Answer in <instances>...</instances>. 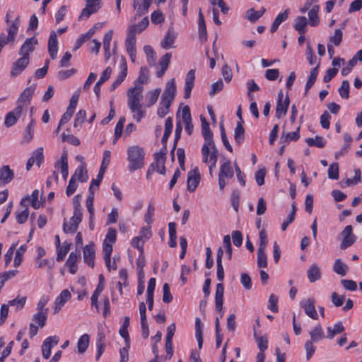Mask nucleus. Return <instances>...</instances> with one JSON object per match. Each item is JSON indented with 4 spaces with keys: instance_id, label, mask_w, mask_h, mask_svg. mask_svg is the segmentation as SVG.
Listing matches in <instances>:
<instances>
[{
    "instance_id": "nucleus-1",
    "label": "nucleus",
    "mask_w": 362,
    "mask_h": 362,
    "mask_svg": "<svg viewBox=\"0 0 362 362\" xmlns=\"http://www.w3.org/2000/svg\"><path fill=\"white\" fill-rule=\"evenodd\" d=\"M142 92L143 87L141 85L136 84L134 87L129 88L127 93L128 107L134 113L133 117L137 122H139L145 116V111L141 104L143 99Z\"/></svg>"
},
{
    "instance_id": "nucleus-2",
    "label": "nucleus",
    "mask_w": 362,
    "mask_h": 362,
    "mask_svg": "<svg viewBox=\"0 0 362 362\" xmlns=\"http://www.w3.org/2000/svg\"><path fill=\"white\" fill-rule=\"evenodd\" d=\"M176 92L175 80V78H171L166 83L164 91L161 95V100L157 111V114L160 117H164L169 112L170 107L175 99Z\"/></svg>"
},
{
    "instance_id": "nucleus-3",
    "label": "nucleus",
    "mask_w": 362,
    "mask_h": 362,
    "mask_svg": "<svg viewBox=\"0 0 362 362\" xmlns=\"http://www.w3.org/2000/svg\"><path fill=\"white\" fill-rule=\"evenodd\" d=\"M127 152L129 171L133 172L144 167L145 153L141 147L132 146L127 148Z\"/></svg>"
},
{
    "instance_id": "nucleus-4",
    "label": "nucleus",
    "mask_w": 362,
    "mask_h": 362,
    "mask_svg": "<svg viewBox=\"0 0 362 362\" xmlns=\"http://www.w3.org/2000/svg\"><path fill=\"white\" fill-rule=\"evenodd\" d=\"M34 51V47H21L18 54L22 55V57L16 61L13 65L10 72L12 77H16L21 74L22 71L27 67L29 64V55Z\"/></svg>"
},
{
    "instance_id": "nucleus-5",
    "label": "nucleus",
    "mask_w": 362,
    "mask_h": 362,
    "mask_svg": "<svg viewBox=\"0 0 362 362\" xmlns=\"http://www.w3.org/2000/svg\"><path fill=\"white\" fill-rule=\"evenodd\" d=\"M21 20L17 17L7 30V33H1L0 35V45L14 43L17 36Z\"/></svg>"
},
{
    "instance_id": "nucleus-6",
    "label": "nucleus",
    "mask_w": 362,
    "mask_h": 362,
    "mask_svg": "<svg viewBox=\"0 0 362 362\" xmlns=\"http://www.w3.org/2000/svg\"><path fill=\"white\" fill-rule=\"evenodd\" d=\"M47 314L37 313H35L31 319L29 325V336L30 338L34 337L40 328H42L47 322Z\"/></svg>"
},
{
    "instance_id": "nucleus-7",
    "label": "nucleus",
    "mask_w": 362,
    "mask_h": 362,
    "mask_svg": "<svg viewBox=\"0 0 362 362\" xmlns=\"http://www.w3.org/2000/svg\"><path fill=\"white\" fill-rule=\"evenodd\" d=\"M234 175V171L229 160H226L221 166L218 173V187L220 190H223L226 182V179L232 178Z\"/></svg>"
},
{
    "instance_id": "nucleus-8",
    "label": "nucleus",
    "mask_w": 362,
    "mask_h": 362,
    "mask_svg": "<svg viewBox=\"0 0 362 362\" xmlns=\"http://www.w3.org/2000/svg\"><path fill=\"white\" fill-rule=\"evenodd\" d=\"M342 240L340 243V249L345 250L355 243L357 237L353 233V228L351 225L346 226L341 231Z\"/></svg>"
},
{
    "instance_id": "nucleus-9",
    "label": "nucleus",
    "mask_w": 362,
    "mask_h": 362,
    "mask_svg": "<svg viewBox=\"0 0 362 362\" xmlns=\"http://www.w3.org/2000/svg\"><path fill=\"white\" fill-rule=\"evenodd\" d=\"M85 1L86 4L81 13L80 19L89 18L90 15L95 13L101 8V0H85Z\"/></svg>"
},
{
    "instance_id": "nucleus-10",
    "label": "nucleus",
    "mask_w": 362,
    "mask_h": 362,
    "mask_svg": "<svg viewBox=\"0 0 362 362\" xmlns=\"http://www.w3.org/2000/svg\"><path fill=\"white\" fill-rule=\"evenodd\" d=\"M165 154L166 148L165 147L164 150H160L159 152L155 153V163L151 164L153 170H156L158 173L161 175L165 174Z\"/></svg>"
},
{
    "instance_id": "nucleus-11",
    "label": "nucleus",
    "mask_w": 362,
    "mask_h": 362,
    "mask_svg": "<svg viewBox=\"0 0 362 362\" xmlns=\"http://www.w3.org/2000/svg\"><path fill=\"white\" fill-rule=\"evenodd\" d=\"M200 173L197 167L189 170L187 179L188 191L194 192L200 182Z\"/></svg>"
},
{
    "instance_id": "nucleus-12",
    "label": "nucleus",
    "mask_w": 362,
    "mask_h": 362,
    "mask_svg": "<svg viewBox=\"0 0 362 362\" xmlns=\"http://www.w3.org/2000/svg\"><path fill=\"white\" fill-rule=\"evenodd\" d=\"M36 86L33 84L27 87L21 94L18 101L17 105H22L23 110L25 109L30 103L33 93L35 90Z\"/></svg>"
},
{
    "instance_id": "nucleus-13",
    "label": "nucleus",
    "mask_w": 362,
    "mask_h": 362,
    "mask_svg": "<svg viewBox=\"0 0 362 362\" xmlns=\"http://www.w3.org/2000/svg\"><path fill=\"white\" fill-rule=\"evenodd\" d=\"M59 341V338L57 336L49 337L45 339L42 345V354L45 359L50 357L52 348L57 345Z\"/></svg>"
},
{
    "instance_id": "nucleus-14",
    "label": "nucleus",
    "mask_w": 362,
    "mask_h": 362,
    "mask_svg": "<svg viewBox=\"0 0 362 362\" xmlns=\"http://www.w3.org/2000/svg\"><path fill=\"white\" fill-rule=\"evenodd\" d=\"M23 106L17 105L16 108L8 112L5 117L4 124L7 127L14 125L23 112Z\"/></svg>"
},
{
    "instance_id": "nucleus-15",
    "label": "nucleus",
    "mask_w": 362,
    "mask_h": 362,
    "mask_svg": "<svg viewBox=\"0 0 362 362\" xmlns=\"http://www.w3.org/2000/svg\"><path fill=\"white\" fill-rule=\"evenodd\" d=\"M300 306L304 309L308 316L313 320L318 318V315L315 306V300L313 298H308L300 302Z\"/></svg>"
},
{
    "instance_id": "nucleus-16",
    "label": "nucleus",
    "mask_w": 362,
    "mask_h": 362,
    "mask_svg": "<svg viewBox=\"0 0 362 362\" xmlns=\"http://www.w3.org/2000/svg\"><path fill=\"white\" fill-rule=\"evenodd\" d=\"M182 119L185 123V129L188 135H191L193 132V124L192 122V116L190 109L188 105H185L182 110Z\"/></svg>"
},
{
    "instance_id": "nucleus-17",
    "label": "nucleus",
    "mask_w": 362,
    "mask_h": 362,
    "mask_svg": "<svg viewBox=\"0 0 362 362\" xmlns=\"http://www.w3.org/2000/svg\"><path fill=\"white\" fill-rule=\"evenodd\" d=\"M194 80H195V70L191 69L189 70L185 78V93H184V98L185 99H187L191 95L192 90L194 85Z\"/></svg>"
},
{
    "instance_id": "nucleus-18",
    "label": "nucleus",
    "mask_w": 362,
    "mask_h": 362,
    "mask_svg": "<svg viewBox=\"0 0 362 362\" xmlns=\"http://www.w3.org/2000/svg\"><path fill=\"white\" fill-rule=\"evenodd\" d=\"M200 120L202 123V134L204 139V142L210 144L214 142L213 139V132L210 129L209 123L207 122L204 116L200 115Z\"/></svg>"
},
{
    "instance_id": "nucleus-19",
    "label": "nucleus",
    "mask_w": 362,
    "mask_h": 362,
    "mask_svg": "<svg viewBox=\"0 0 362 362\" xmlns=\"http://www.w3.org/2000/svg\"><path fill=\"white\" fill-rule=\"evenodd\" d=\"M151 2L152 0H134L133 6L136 12V15L141 16L146 13L148 11Z\"/></svg>"
},
{
    "instance_id": "nucleus-20",
    "label": "nucleus",
    "mask_w": 362,
    "mask_h": 362,
    "mask_svg": "<svg viewBox=\"0 0 362 362\" xmlns=\"http://www.w3.org/2000/svg\"><path fill=\"white\" fill-rule=\"evenodd\" d=\"M216 152V157L218 156V151L215 145L214 142H210V144H207V142H204L202 148V161L204 163H208L209 161L211 152L215 151Z\"/></svg>"
},
{
    "instance_id": "nucleus-21",
    "label": "nucleus",
    "mask_w": 362,
    "mask_h": 362,
    "mask_svg": "<svg viewBox=\"0 0 362 362\" xmlns=\"http://www.w3.org/2000/svg\"><path fill=\"white\" fill-rule=\"evenodd\" d=\"M83 259L90 267H93L95 259V249L93 243L86 245L83 250Z\"/></svg>"
},
{
    "instance_id": "nucleus-22",
    "label": "nucleus",
    "mask_w": 362,
    "mask_h": 362,
    "mask_svg": "<svg viewBox=\"0 0 362 362\" xmlns=\"http://www.w3.org/2000/svg\"><path fill=\"white\" fill-rule=\"evenodd\" d=\"M80 257V253L71 252L69 254L66 262V265L69 267L71 274H74L76 273L78 269L77 262Z\"/></svg>"
},
{
    "instance_id": "nucleus-23",
    "label": "nucleus",
    "mask_w": 362,
    "mask_h": 362,
    "mask_svg": "<svg viewBox=\"0 0 362 362\" xmlns=\"http://www.w3.org/2000/svg\"><path fill=\"white\" fill-rule=\"evenodd\" d=\"M224 287L223 284L219 283L216 285L215 293V305L218 311L223 310V298Z\"/></svg>"
},
{
    "instance_id": "nucleus-24",
    "label": "nucleus",
    "mask_w": 362,
    "mask_h": 362,
    "mask_svg": "<svg viewBox=\"0 0 362 362\" xmlns=\"http://www.w3.org/2000/svg\"><path fill=\"white\" fill-rule=\"evenodd\" d=\"M112 74V69L110 66H107L103 72L102 76L99 81L95 83L94 86V92L95 95L99 97L100 92V86L107 81Z\"/></svg>"
},
{
    "instance_id": "nucleus-25",
    "label": "nucleus",
    "mask_w": 362,
    "mask_h": 362,
    "mask_svg": "<svg viewBox=\"0 0 362 362\" xmlns=\"http://www.w3.org/2000/svg\"><path fill=\"white\" fill-rule=\"evenodd\" d=\"M71 177H74L75 180H78L81 182H86L88 180V175L86 164L83 163L78 166Z\"/></svg>"
},
{
    "instance_id": "nucleus-26",
    "label": "nucleus",
    "mask_w": 362,
    "mask_h": 362,
    "mask_svg": "<svg viewBox=\"0 0 362 362\" xmlns=\"http://www.w3.org/2000/svg\"><path fill=\"white\" fill-rule=\"evenodd\" d=\"M14 177L13 171L9 168L8 165H4L0 168V180L3 184L10 182Z\"/></svg>"
},
{
    "instance_id": "nucleus-27",
    "label": "nucleus",
    "mask_w": 362,
    "mask_h": 362,
    "mask_svg": "<svg viewBox=\"0 0 362 362\" xmlns=\"http://www.w3.org/2000/svg\"><path fill=\"white\" fill-rule=\"evenodd\" d=\"M310 339L309 341L314 343L317 342L320 340L325 339L326 337L324 334L322 327L320 325H318L313 327L309 332Z\"/></svg>"
},
{
    "instance_id": "nucleus-28",
    "label": "nucleus",
    "mask_w": 362,
    "mask_h": 362,
    "mask_svg": "<svg viewBox=\"0 0 362 362\" xmlns=\"http://www.w3.org/2000/svg\"><path fill=\"white\" fill-rule=\"evenodd\" d=\"M320 10V6L318 5H314L311 9L308 11V23L313 27H316L320 23V18L318 16V12Z\"/></svg>"
},
{
    "instance_id": "nucleus-29",
    "label": "nucleus",
    "mask_w": 362,
    "mask_h": 362,
    "mask_svg": "<svg viewBox=\"0 0 362 362\" xmlns=\"http://www.w3.org/2000/svg\"><path fill=\"white\" fill-rule=\"evenodd\" d=\"M308 280L313 283L321 278L320 268L318 265L312 264L307 271Z\"/></svg>"
},
{
    "instance_id": "nucleus-30",
    "label": "nucleus",
    "mask_w": 362,
    "mask_h": 362,
    "mask_svg": "<svg viewBox=\"0 0 362 362\" xmlns=\"http://www.w3.org/2000/svg\"><path fill=\"white\" fill-rule=\"evenodd\" d=\"M116 238L117 230L115 228H109L103 241V250H105V246H109L110 249H112V245L116 241Z\"/></svg>"
},
{
    "instance_id": "nucleus-31",
    "label": "nucleus",
    "mask_w": 362,
    "mask_h": 362,
    "mask_svg": "<svg viewBox=\"0 0 362 362\" xmlns=\"http://www.w3.org/2000/svg\"><path fill=\"white\" fill-rule=\"evenodd\" d=\"M288 13L289 9L287 8L284 12L280 13L277 15L271 26L270 30L272 33H274L275 31L277 30L280 24L288 18Z\"/></svg>"
},
{
    "instance_id": "nucleus-32",
    "label": "nucleus",
    "mask_w": 362,
    "mask_h": 362,
    "mask_svg": "<svg viewBox=\"0 0 362 362\" xmlns=\"http://www.w3.org/2000/svg\"><path fill=\"white\" fill-rule=\"evenodd\" d=\"M199 34L201 43L205 42L206 40V28L204 18L201 10L199 12Z\"/></svg>"
},
{
    "instance_id": "nucleus-33",
    "label": "nucleus",
    "mask_w": 362,
    "mask_h": 362,
    "mask_svg": "<svg viewBox=\"0 0 362 362\" xmlns=\"http://www.w3.org/2000/svg\"><path fill=\"white\" fill-rule=\"evenodd\" d=\"M308 24V19L305 16H298L295 19L293 27L300 34H305Z\"/></svg>"
},
{
    "instance_id": "nucleus-34",
    "label": "nucleus",
    "mask_w": 362,
    "mask_h": 362,
    "mask_svg": "<svg viewBox=\"0 0 362 362\" xmlns=\"http://www.w3.org/2000/svg\"><path fill=\"white\" fill-rule=\"evenodd\" d=\"M327 335L326 337L327 339H333L336 334H340L344 331V327L342 325V322H338L334 325L333 327H328L327 328Z\"/></svg>"
},
{
    "instance_id": "nucleus-35",
    "label": "nucleus",
    "mask_w": 362,
    "mask_h": 362,
    "mask_svg": "<svg viewBox=\"0 0 362 362\" xmlns=\"http://www.w3.org/2000/svg\"><path fill=\"white\" fill-rule=\"evenodd\" d=\"M127 74V66L126 62L122 65V69L119 74L118 75L117 79L112 83L110 90H114L116 88H117L125 79Z\"/></svg>"
},
{
    "instance_id": "nucleus-36",
    "label": "nucleus",
    "mask_w": 362,
    "mask_h": 362,
    "mask_svg": "<svg viewBox=\"0 0 362 362\" xmlns=\"http://www.w3.org/2000/svg\"><path fill=\"white\" fill-rule=\"evenodd\" d=\"M348 269V266L344 262H342L340 259H337L334 261L333 265V270L337 274L341 275V276H346Z\"/></svg>"
},
{
    "instance_id": "nucleus-37",
    "label": "nucleus",
    "mask_w": 362,
    "mask_h": 362,
    "mask_svg": "<svg viewBox=\"0 0 362 362\" xmlns=\"http://www.w3.org/2000/svg\"><path fill=\"white\" fill-rule=\"evenodd\" d=\"M243 121H238L234 132V139L238 144H240L244 139L245 129L243 127Z\"/></svg>"
},
{
    "instance_id": "nucleus-38",
    "label": "nucleus",
    "mask_w": 362,
    "mask_h": 362,
    "mask_svg": "<svg viewBox=\"0 0 362 362\" xmlns=\"http://www.w3.org/2000/svg\"><path fill=\"white\" fill-rule=\"evenodd\" d=\"M112 252V249H110V247L105 246V250H103L104 252V260L105 262V265L107 268V269L110 271V269L112 267L113 269H117V265L115 264V259H113V264L112 265L111 262V254Z\"/></svg>"
},
{
    "instance_id": "nucleus-39",
    "label": "nucleus",
    "mask_w": 362,
    "mask_h": 362,
    "mask_svg": "<svg viewBox=\"0 0 362 362\" xmlns=\"http://www.w3.org/2000/svg\"><path fill=\"white\" fill-rule=\"evenodd\" d=\"M170 240L168 245L170 247L177 246L176 224L174 222L168 223Z\"/></svg>"
},
{
    "instance_id": "nucleus-40",
    "label": "nucleus",
    "mask_w": 362,
    "mask_h": 362,
    "mask_svg": "<svg viewBox=\"0 0 362 362\" xmlns=\"http://www.w3.org/2000/svg\"><path fill=\"white\" fill-rule=\"evenodd\" d=\"M90 341L89 335L87 334H83L78 339L77 343L78 351L80 354L84 353L88 347Z\"/></svg>"
},
{
    "instance_id": "nucleus-41",
    "label": "nucleus",
    "mask_w": 362,
    "mask_h": 362,
    "mask_svg": "<svg viewBox=\"0 0 362 362\" xmlns=\"http://www.w3.org/2000/svg\"><path fill=\"white\" fill-rule=\"evenodd\" d=\"M195 337L198 342L199 349H202L203 345L202 326L201 320L198 317L195 320Z\"/></svg>"
},
{
    "instance_id": "nucleus-42",
    "label": "nucleus",
    "mask_w": 362,
    "mask_h": 362,
    "mask_svg": "<svg viewBox=\"0 0 362 362\" xmlns=\"http://www.w3.org/2000/svg\"><path fill=\"white\" fill-rule=\"evenodd\" d=\"M300 127H298L296 130L293 132L284 133L281 137L283 143H288L291 141H296L300 137Z\"/></svg>"
},
{
    "instance_id": "nucleus-43",
    "label": "nucleus",
    "mask_w": 362,
    "mask_h": 362,
    "mask_svg": "<svg viewBox=\"0 0 362 362\" xmlns=\"http://www.w3.org/2000/svg\"><path fill=\"white\" fill-rule=\"evenodd\" d=\"M264 12L265 9L264 8H262L259 11H257L254 8H250L246 12V18L250 22L255 23L264 14Z\"/></svg>"
},
{
    "instance_id": "nucleus-44",
    "label": "nucleus",
    "mask_w": 362,
    "mask_h": 362,
    "mask_svg": "<svg viewBox=\"0 0 362 362\" xmlns=\"http://www.w3.org/2000/svg\"><path fill=\"white\" fill-rule=\"evenodd\" d=\"M49 300V297L48 296L43 295L40 298V300L37 304V308H36L37 312L48 315L49 309H48V308H46V305L47 304Z\"/></svg>"
},
{
    "instance_id": "nucleus-45",
    "label": "nucleus",
    "mask_w": 362,
    "mask_h": 362,
    "mask_svg": "<svg viewBox=\"0 0 362 362\" xmlns=\"http://www.w3.org/2000/svg\"><path fill=\"white\" fill-rule=\"evenodd\" d=\"M177 37V33L174 30V28L173 26H170L163 40L164 45H173Z\"/></svg>"
},
{
    "instance_id": "nucleus-46",
    "label": "nucleus",
    "mask_w": 362,
    "mask_h": 362,
    "mask_svg": "<svg viewBox=\"0 0 362 362\" xmlns=\"http://www.w3.org/2000/svg\"><path fill=\"white\" fill-rule=\"evenodd\" d=\"M34 127L35 120L32 119L24 132L23 140L25 143H29L32 140L34 134Z\"/></svg>"
},
{
    "instance_id": "nucleus-47",
    "label": "nucleus",
    "mask_w": 362,
    "mask_h": 362,
    "mask_svg": "<svg viewBox=\"0 0 362 362\" xmlns=\"http://www.w3.org/2000/svg\"><path fill=\"white\" fill-rule=\"evenodd\" d=\"M305 142L309 146L323 148L325 146L324 139L320 136H316L315 138H308L305 140Z\"/></svg>"
},
{
    "instance_id": "nucleus-48",
    "label": "nucleus",
    "mask_w": 362,
    "mask_h": 362,
    "mask_svg": "<svg viewBox=\"0 0 362 362\" xmlns=\"http://www.w3.org/2000/svg\"><path fill=\"white\" fill-rule=\"evenodd\" d=\"M206 55L210 60V68L214 69L216 65V60L218 59L219 56L217 47H212V52L207 49Z\"/></svg>"
},
{
    "instance_id": "nucleus-49",
    "label": "nucleus",
    "mask_w": 362,
    "mask_h": 362,
    "mask_svg": "<svg viewBox=\"0 0 362 362\" xmlns=\"http://www.w3.org/2000/svg\"><path fill=\"white\" fill-rule=\"evenodd\" d=\"M70 250V244L64 242L62 246L57 249V261H62Z\"/></svg>"
},
{
    "instance_id": "nucleus-50",
    "label": "nucleus",
    "mask_w": 362,
    "mask_h": 362,
    "mask_svg": "<svg viewBox=\"0 0 362 362\" xmlns=\"http://www.w3.org/2000/svg\"><path fill=\"white\" fill-rule=\"evenodd\" d=\"M136 33H139L136 31V26H130L129 28L125 42L126 45H135Z\"/></svg>"
},
{
    "instance_id": "nucleus-51",
    "label": "nucleus",
    "mask_w": 362,
    "mask_h": 362,
    "mask_svg": "<svg viewBox=\"0 0 362 362\" xmlns=\"http://www.w3.org/2000/svg\"><path fill=\"white\" fill-rule=\"evenodd\" d=\"M67 156H68V154H67V152L66 151H64L62 156H61V158L59 160H58L56 163H55V167L57 168V167H59L60 169H61V172L62 171H66L68 169V158H67Z\"/></svg>"
},
{
    "instance_id": "nucleus-52",
    "label": "nucleus",
    "mask_w": 362,
    "mask_h": 362,
    "mask_svg": "<svg viewBox=\"0 0 362 362\" xmlns=\"http://www.w3.org/2000/svg\"><path fill=\"white\" fill-rule=\"evenodd\" d=\"M254 337L255 339V341L257 343L258 348L261 351H264L268 346V341L266 336H257L256 332H254Z\"/></svg>"
},
{
    "instance_id": "nucleus-53",
    "label": "nucleus",
    "mask_w": 362,
    "mask_h": 362,
    "mask_svg": "<svg viewBox=\"0 0 362 362\" xmlns=\"http://www.w3.org/2000/svg\"><path fill=\"white\" fill-rule=\"evenodd\" d=\"M349 82L346 80L343 81L338 90L339 93L342 98L348 99L349 98Z\"/></svg>"
},
{
    "instance_id": "nucleus-54",
    "label": "nucleus",
    "mask_w": 362,
    "mask_h": 362,
    "mask_svg": "<svg viewBox=\"0 0 362 362\" xmlns=\"http://www.w3.org/2000/svg\"><path fill=\"white\" fill-rule=\"evenodd\" d=\"M86 118V112L83 110H80L76 115L74 127L75 128L80 127L84 122Z\"/></svg>"
},
{
    "instance_id": "nucleus-55",
    "label": "nucleus",
    "mask_w": 362,
    "mask_h": 362,
    "mask_svg": "<svg viewBox=\"0 0 362 362\" xmlns=\"http://www.w3.org/2000/svg\"><path fill=\"white\" fill-rule=\"evenodd\" d=\"M328 177L331 180L339 179V165L337 163H332L328 169Z\"/></svg>"
},
{
    "instance_id": "nucleus-56",
    "label": "nucleus",
    "mask_w": 362,
    "mask_h": 362,
    "mask_svg": "<svg viewBox=\"0 0 362 362\" xmlns=\"http://www.w3.org/2000/svg\"><path fill=\"white\" fill-rule=\"evenodd\" d=\"M148 69L146 67H141L136 82L140 84L146 83L148 80Z\"/></svg>"
},
{
    "instance_id": "nucleus-57",
    "label": "nucleus",
    "mask_w": 362,
    "mask_h": 362,
    "mask_svg": "<svg viewBox=\"0 0 362 362\" xmlns=\"http://www.w3.org/2000/svg\"><path fill=\"white\" fill-rule=\"evenodd\" d=\"M155 207L151 202L148 204L147 212L144 215V221L148 225L153 223V216L154 214Z\"/></svg>"
},
{
    "instance_id": "nucleus-58",
    "label": "nucleus",
    "mask_w": 362,
    "mask_h": 362,
    "mask_svg": "<svg viewBox=\"0 0 362 362\" xmlns=\"http://www.w3.org/2000/svg\"><path fill=\"white\" fill-rule=\"evenodd\" d=\"M257 266L259 268H266L267 267V255L264 250H257Z\"/></svg>"
},
{
    "instance_id": "nucleus-59",
    "label": "nucleus",
    "mask_w": 362,
    "mask_h": 362,
    "mask_svg": "<svg viewBox=\"0 0 362 362\" xmlns=\"http://www.w3.org/2000/svg\"><path fill=\"white\" fill-rule=\"evenodd\" d=\"M144 52L146 54L148 64L150 66L154 65L156 57L152 47H144Z\"/></svg>"
},
{
    "instance_id": "nucleus-60",
    "label": "nucleus",
    "mask_w": 362,
    "mask_h": 362,
    "mask_svg": "<svg viewBox=\"0 0 362 362\" xmlns=\"http://www.w3.org/2000/svg\"><path fill=\"white\" fill-rule=\"evenodd\" d=\"M39 194H40L39 190L35 189L33 192L31 196L30 197V202L31 203V206L35 209H39L41 205V202L39 200Z\"/></svg>"
},
{
    "instance_id": "nucleus-61",
    "label": "nucleus",
    "mask_w": 362,
    "mask_h": 362,
    "mask_svg": "<svg viewBox=\"0 0 362 362\" xmlns=\"http://www.w3.org/2000/svg\"><path fill=\"white\" fill-rule=\"evenodd\" d=\"M173 300V296L170 293V286L167 283H165L163 286V301L165 303H169Z\"/></svg>"
},
{
    "instance_id": "nucleus-62",
    "label": "nucleus",
    "mask_w": 362,
    "mask_h": 362,
    "mask_svg": "<svg viewBox=\"0 0 362 362\" xmlns=\"http://www.w3.org/2000/svg\"><path fill=\"white\" fill-rule=\"evenodd\" d=\"M124 122V117H120L119 121L117 122L115 129V141H116L121 136Z\"/></svg>"
},
{
    "instance_id": "nucleus-63",
    "label": "nucleus",
    "mask_w": 362,
    "mask_h": 362,
    "mask_svg": "<svg viewBox=\"0 0 362 362\" xmlns=\"http://www.w3.org/2000/svg\"><path fill=\"white\" fill-rule=\"evenodd\" d=\"M287 110L286 105H283L282 101H277L275 114L276 118L280 119L283 115H285Z\"/></svg>"
},
{
    "instance_id": "nucleus-64",
    "label": "nucleus",
    "mask_w": 362,
    "mask_h": 362,
    "mask_svg": "<svg viewBox=\"0 0 362 362\" xmlns=\"http://www.w3.org/2000/svg\"><path fill=\"white\" fill-rule=\"evenodd\" d=\"M314 342L308 340L305 343V350L306 352V359L309 360L315 351V346L313 345Z\"/></svg>"
}]
</instances>
